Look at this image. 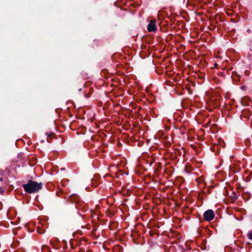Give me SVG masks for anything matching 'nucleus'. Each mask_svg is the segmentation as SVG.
<instances>
[{
	"label": "nucleus",
	"instance_id": "20e7f679",
	"mask_svg": "<svg viewBox=\"0 0 252 252\" xmlns=\"http://www.w3.org/2000/svg\"><path fill=\"white\" fill-rule=\"evenodd\" d=\"M248 237L250 239L252 240V231L248 234Z\"/></svg>",
	"mask_w": 252,
	"mask_h": 252
},
{
	"label": "nucleus",
	"instance_id": "39448f33",
	"mask_svg": "<svg viewBox=\"0 0 252 252\" xmlns=\"http://www.w3.org/2000/svg\"><path fill=\"white\" fill-rule=\"evenodd\" d=\"M214 67H217V63H215L214 64Z\"/></svg>",
	"mask_w": 252,
	"mask_h": 252
},
{
	"label": "nucleus",
	"instance_id": "f03ea898",
	"mask_svg": "<svg viewBox=\"0 0 252 252\" xmlns=\"http://www.w3.org/2000/svg\"><path fill=\"white\" fill-rule=\"evenodd\" d=\"M204 218L207 221L212 220L214 218V213L213 210H208L204 213Z\"/></svg>",
	"mask_w": 252,
	"mask_h": 252
},
{
	"label": "nucleus",
	"instance_id": "f257e3e1",
	"mask_svg": "<svg viewBox=\"0 0 252 252\" xmlns=\"http://www.w3.org/2000/svg\"><path fill=\"white\" fill-rule=\"evenodd\" d=\"M42 186L41 183L30 181L27 184L23 185V188L27 192L32 193L39 191L42 188Z\"/></svg>",
	"mask_w": 252,
	"mask_h": 252
},
{
	"label": "nucleus",
	"instance_id": "423d86ee",
	"mask_svg": "<svg viewBox=\"0 0 252 252\" xmlns=\"http://www.w3.org/2000/svg\"><path fill=\"white\" fill-rule=\"evenodd\" d=\"M3 181V178L0 177V181Z\"/></svg>",
	"mask_w": 252,
	"mask_h": 252
},
{
	"label": "nucleus",
	"instance_id": "7ed1b4c3",
	"mask_svg": "<svg viewBox=\"0 0 252 252\" xmlns=\"http://www.w3.org/2000/svg\"><path fill=\"white\" fill-rule=\"evenodd\" d=\"M156 22V21L155 20H152L149 23L147 27L148 31L149 32H155L157 30Z\"/></svg>",
	"mask_w": 252,
	"mask_h": 252
}]
</instances>
